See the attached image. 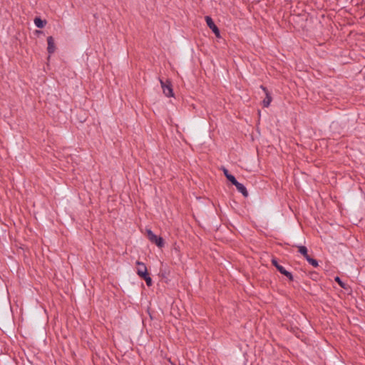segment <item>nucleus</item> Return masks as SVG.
Listing matches in <instances>:
<instances>
[{
  "label": "nucleus",
  "mask_w": 365,
  "mask_h": 365,
  "mask_svg": "<svg viewBox=\"0 0 365 365\" xmlns=\"http://www.w3.org/2000/svg\"><path fill=\"white\" fill-rule=\"evenodd\" d=\"M235 186L236 187L237 190L242 194L244 197L248 196V192L247 190V188L245 187V185L239 182H237Z\"/></svg>",
  "instance_id": "obj_7"
},
{
  "label": "nucleus",
  "mask_w": 365,
  "mask_h": 365,
  "mask_svg": "<svg viewBox=\"0 0 365 365\" xmlns=\"http://www.w3.org/2000/svg\"><path fill=\"white\" fill-rule=\"evenodd\" d=\"M298 251L302 255L305 259H307V257H308L309 255H308V250H307V248L305 247V246H303V245H300V246H298Z\"/></svg>",
  "instance_id": "obj_9"
},
{
  "label": "nucleus",
  "mask_w": 365,
  "mask_h": 365,
  "mask_svg": "<svg viewBox=\"0 0 365 365\" xmlns=\"http://www.w3.org/2000/svg\"><path fill=\"white\" fill-rule=\"evenodd\" d=\"M227 179L230 182H231L234 185H235L237 182H238V181L236 180V178H235V176H234V175H231V174H230V175H227Z\"/></svg>",
  "instance_id": "obj_12"
},
{
  "label": "nucleus",
  "mask_w": 365,
  "mask_h": 365,
  "mask_svg": "<svg viewBox=\"0 0 365 365\" xmlns=\"http://www.w3.org/2000/svg\"><path fill=\"white\" fill-rule=\"evenodd\" d=\"M222 170H223V173H224V175H225L226 178H227V175H230V174L229 173L227 169H226L225 168H222Z\"/></svg>",
  "instance_id": "obj_17"
},
{
  "label": "nucleus",
  "mask_w": 365,
  "mask_h": 365,
  "mask_svg": "<svg viewBox=\"0 0 365 365\" xmlns=\"http://www.w3.org/2000/svg\"><path fill=\"white\" fill-rule=\"evenodd\" d=\"M276 269H277V270H278V271H279L282 274H283L284 273V272H286V271H287V270L285 269V268H284L283 266L280 265V264H279L278 266H277Z\"/></svg>",
  "instance_id": "obj_14"
},
{
  "label": "nucleus",
  "mask_w": 365,
  "mask_h": 365,
  "mask_svg": "<svg viewBox=\"0 0 365 365\" xmlns=\"http://www.w3.org/2000/svg\"><path fill=\"white\" fill-rule=\"evenodd\" d=\"M205 21L207 23V26L213 31L217 37H220V30L217 26L215 24L212 19L209 16H205Z\"/></svg>",
  "instance_id": "obj_3"
},
{
  "label": "nucleus",
  "mask_w": 365,
  "mask_h": 365,
  "mask_svg": "<svg viewBox=\"0 0 365 365\" xmlns=\"http://www.w3.org/2000/svg\"><path fill=\"white\" fill-rule=\"evenodd\" d=\"M283 275L286 276L289 279V280H290V281H293L294 280V277H293L292 274L290 272H288L287 270L286 272H284Z\"/></svg>",
  "instance_id": "obj_13"
},
{
  "label": "nucleus",
  "mask_w": 365,
  "mask_h": 365,
  "mask_svg": "<svg viewBox=\"0 0 365 365\" xmlns=\"http://www.w3.org/2000/svg\"><path fill=\"white\" fill-rule=\"evenodd\" d=\"M147 235L149 240L161 248L164 246V240L161 237L155 235L150 230H147Z\"/></svg>",
  "instance_id": "obj_1"
},
{
  "label": "nucleus",
  "mask_w": 365,
  "mask_h": 365,
  "mask_svg": "<svg viewBox=\"0 0 365 365\" xmlns=\"http://www.w3.org/2000/svg\"><path fill=\"white\" fill-rule=\"evenodd\" d=\"M34 24L37 28L41 29L46 25V21L45 20L44 21L42 20L41 19H40L38 17H36L34 19Z\"/></svg>",
  "instance_id": "obj_8"
},
{
  "label": "nucleus",
  "mask_w": 365,
  "mask_h": 365,
  "mask_svg": "<svg viewBox=\"0 0 365 365\" xmlns=\"http://www.w3.org/2000/svg\"><path fill=\"white\" fill-rule=\"evenodd\" d=\"M160 83L163 91V93L167 97H172L173 96V91L172 88L171 82L169 80H167L166 81H163L162 79H160Z\"/></svg>",
  "instance_id": "obj_2"
},
{
  "label": "nucleus",
  "mask_w": 365,
  "mask_h": 365,
  "mask_svg": "<svg viewBox=\"0 0 365 365\" xmlns=\"http://www.w3.org/2000/svg\"><path fill=\"white\" fill-rule=\"evenodd\" d=\"M141 278H143V279L145 281L146 284H147L148 287H150V286L153 284L152 279H151V277L148 275V274H146V275H145V276L141 277Z\"/></svg>",
  "instance_id": "obj_11"
},
{
  "label": "nucleus",
  "mask_w": 365,
  "mask_h": 365,
  "mask_svg": "<svg viewBox=\"0 0 365 365\" xmlns=\"http://www.w3.org/2000/svg\"><path fill=\"white\" fill-rule=\"evenodd\" d=\"M137 264V274L139 277L145 276L148 274V269L145 264L140 261L136 262Z\"/></svg>",
  "instance_id": "obj_4"
},
{
  "label": "nucleus",
  "mask_w": 365,
  "mask_h": 365,
  "mask_svg": "<svg viewBox=\"0 0 365 365\" xmlns=\"http://www.w3.org/2000/svg\"><path fill=\"white\" fill-rule=\"evenodd\" d=\"M306 259L313 267H318L319 264H318V262H317V259H313V258L310 257L309 256L308 257H307Z\"/></svg>",
  "instance_id": "obj_10"
},
{
  "label": "nucleus",
  "mask_w": 365,
  "mask_h": 365,
  "mask_svg": "<svg viewBox=\"0 0 365 365\" xmlns=\"http://www.w3.org/2000/svg\"><path fill=\"white\" fill-rule=\"evenodd\" d=\"M261 88L266 93V98L262 101L263 106L267 108L270 105V103L272 101V97L270 96L267 89L264 86H261Z\"/></svg>",
  "instance_id": "obj_6"
},
{
  "label": "nucleus",
  "mask_w": 365,
  "mask_h": 365,
  "mask_svg": "<svg viewBox=\"0 0 365 365\" xmlns=\"http://www.w3.org/2000/svg\"><path fill=\"white\" fill-rule=\"evenodd\" d=\"M272 264L275 267H277V266H278L279 264L278 263L277 260L276 258H272Z\"/></svg>",
  "instance_id": "obj_16"
},
{
  "label": "nucleus",
  "mask_w": 365,
  "mask_h": 365,
  "mask_svg": "<svg viewBox=\"0 0 365 365\" xmlns=\"http://www.w3.org/2000/svg\"><path fill=\"white\" fill-rule=\"evenodd\" d=\"M47 43H48V47H47L48 52V53L52 54L53 53H54L55 49H56L53 38L52 36H48L47 38Z\"/></svg>",
  "instance_id": "obj_5"
},
{
  "label": "nucleus",
  "mask_w": 365,
  "mask_h": 365,
  "mask_svg": "<svg viewBox=\"0 0 365 365\" xmlns=\"http://www.w3.org/2000/svg\"><path fill=\"white\" fill-rule=\"evenodd\" d=\"M335 281L338 282V284L343 288H344L345 284L341 280V279L339 277H336L335 278Z\"/></svg>",
  "instance_id": "obj_15"
},
{
  "label": "nucleus",
  "mask_w": 365,
  "mask_h": 365,
  "mask_svg": "<svg viewBox=\"0 0 365 365\" xmlns=\"http://www.w3.org/2000/svg\"><path fill=\"white\" fill-rule=\"evenodd\" d=\"M180 365H184V364H180Z\"/></svg>",
  "instance_id": "obj_18"
}]
</instances>
